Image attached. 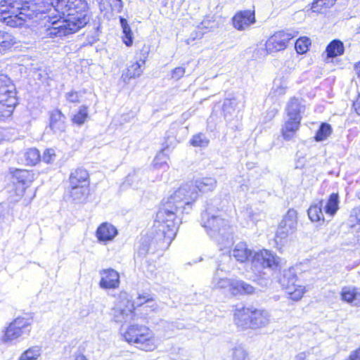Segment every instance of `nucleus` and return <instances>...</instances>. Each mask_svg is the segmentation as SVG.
<instances>
[{
    "mask_svg": "<svg viewBox=\"0 0 360 360\" xmlns=\"http://www.w3.org/2000/svg\"><path fill=\"white\" fill-rule=\"evenodd\" d=\"M101 278L99 286L102 289H115L120 285V275L113 269H102L100 271Z\"/></svg>",
    "mask_w": 360,
    "mask_h": 360,
    "instance_id": "obj_15",
    "label": "nucleus"
},
{
    "mask_svg": "<svg viewBox=\"0 0 360 360\" xmlns=\"http://www.w3.org/2000/svg\"><path fill=\"white\" fill-rule=\"evenodd\" d=\"M117 234L116 228L107 222L101 224L96 230V237L99 241L112 240Z\"/></svg>",
    "mask_w": 360,
    "mask_h": 360,
    "instance_id": "obj_23",
    "label": "nucleus"
},
{
    "mask_svg": "<svg viewBox=\"0 0 360 360\" xmlns=\"http://www.w3.org/2000/svg\"><path fill=\"white\" fill-rule=\"evenodd\" d=\"M49 8V6L46 8V6H44V8H43L41 6H37L35 4L27 1L1 0L0 1V21L11 27H21L27 19H33L39 13L42 14L48 11L50 13L45 18H49V15L55 13L53 10L50 12Z\"/></svg>",
    "mask_w": 360,
    "mask_h": 360,
    "instance_id": "obj_3",
    "label": "nucleus"
},
{
    "mask_svg": "<svg viewBox=\"0 0 360 360\" xmlns=\"http://www.w3.org/2000/svg\"><path fill=\"white\" fill-rule=\"evenodd\" d=\"M120 22L124 34L123 42L126 46H130L133 43V37L130 26L129 25L127 20L123 17H120Z\"/></svg>",
    "mask_w": 360,
    "mask_h": 360,
    "instance_id": "obj_34",
    "label": "nucleus"
},
{
    "mask_svg": "<svg viewBox=\"0 0 360 360\" xmlns=\"http://www.w3.org/2000/svg\"><path fill=\"white\" fill-rule=\"evenodd\" d=\"M49 127L56 134L65 132L67 127L66 117L59 109L49 112Z\"/></svg>",
    "mask_w": 360,
    "mask_h": 360,
    "instance_id": "obj_16",
    "label": "nucleus"
},
{
    "mask_svg": "<svg viewBox=\"0 0 360 360\" xmlns=\"http://www.w3.org/2000/svg\"><path fill=\"white\" fill-rule=\"evenodd\" d=\"M323 200H319L314 202L307 210L309 218L312 221H324L323 212Z\"/></svg>",
    "mask_w": 360,
    "mask_h": 360,
    "instance_id": "obj_27",
    "label": "nucleus"
},
{
    "mask_svg": "<svg viewBox=\"0 0 360 360\" xmlns=\"http://www.w3.org/2000/svg\"><path fill=\"white\" fill-rule=\"evenodd\" d=\"M358 292L356 291V289L354 288L344 287L342 289L341 297L342 300L345 302L352 304L356 300Z\"/></svg>",
    "mask_w": 360,
    "mask_h": 360,
    "instance_id": "obj_36",
    "label": "nucleus"
},
{
    "mask_svg": "<svg viewBox=\"0 0 360 360\" xmlns=\"http://www.w3.org/2000/svg\"><path fill=\"white\" fill-rule=\"evenodd\" d=\"M311 44V40L307 37H302L297 39L295 48L298 53H304Z\"/></svg>",
    "mask_w": 360,
    "mask_h": 360,
    "instance_id": "obj_40",
    "label": "nucleus"
},
{
    "mask_svg": "<svg viewBox=\"0 0 360 360\" xmlns=\"http://www.w3.org/2000/svg\"><path fill=\"white\" fill-rule=\"evenodd\" d=\"M237 102L236 98L225 99L223 103L222 110L224 116L227 122L230 124V127L233 129H237L238 128V119L237 118L235 123L232 125L231 121L234 120V117H237L236 108Z\"/></svg>",
    "mask_w": 360,
    "mask_h": 360,
    "instance_id": "obj_20",
    "label": "nucleus"
},
{
    "mask_svg": "<svg viewBox=\"0 0 360 360\" xmlns=\"http://www.w3.org/2000/svg\"><path fill=\"white\" fill-rule=\"evenodd\" d=\"M258 283L263 288L268 287L271 283V280L268 278H260L258 279Z\"/></svg>",
    "mask_w": 360,
    "mask_h": 360,
    "instance_id": "obj_49",
    "label": "nucleus"
},
{
    "mask_svg": "<svg viewBox=\"0 0 360 360\" xmlns=\"http://www.w3.org/2000/svg\"><path fill=\"white\" fill-rule=\"evenodd\" d=\"M295 32L279 31L271 36L266 42V49L269 53L284 50L289 41L296 37Z\"/></svg>",
    "mask_w": 360,
    "mask_h": 360,
    "instance_id": "obj_11",
    "label": "nucleus"
},
{
    "mask_svg": "<svg viewBox=\"0 0 360 360\" xmlns=\"http://www.w3.org/2000/svg\"><path fill=\"white\" fill-rule=\"evenodd\" d=\"M215 212L214 207L207 203L201 213L200 222L209 237L222 250L233 243V228L228 220Z\"/></svg>",
    "mask_w": 360,
    "mask_h": 360,
    "instance_id": "obj_4",
    "label": "nucleus"
},
{
    "mask_svg": "<svg viewBox=\"0 0 360 360\" xmlns=\"http://www.w3.org/2000/svg\"><path fill=\"white\" fill-rule=\"evenodd\" d=\"M210 140L202 133H198L194 135L190 141L191 145L194 147L205 148L208 146Z\"/></svg>",
    "mask_w": 360,
    "mask_h": 360,
    "instance_id": "obj_39",
    "label": "nucleus"
},
{
    "mask_svg": "<svg viewBox=\"0 0 360 360\" xmlns=\"http://www.w3.org/2000/svg\"><path fill=\"white\" fill-rule=\"evenodd\" d=\"M150 248V245L146 240H144L139 248L138 254L141 256L145 257L149 252Z\"/></svg>",
    "mask_w": 360,
    "mask_h": 360,
    "instance_id": "obj_45",
    "label": "nucleus"
},
{
    "mask_svg": "<svg viewBox=\"0 0 360 360\" xmlns=\"http://www.w3.org/2000/svg\"><path fill=\"white\" fill-rule=\"evenodd\" d=\"M337 0H314L311 9L313 12L321 13L323 8H330Z\"/></svg>",
    "mask_w": 360,
    "mask_h": 360,
    "instance_id": "obj_37",
    "label": "nucleus"
},
{
    "mask_svg": "<svg viewBox=\"0 0 360 360\" xmlns=\"http://www.w3.org/2000/svg\"><path fill=\"white\" fill-rule=\"evenodd\" d=\"M24 163L27 165H36L41 160L39 151L35 148L27 149L23 153Z\"/></svg>",
    "mask_w": 360,
    "mask_h": 360,
    "instance_id": "obj_32",
    "label": "nucleus"
},
{
    "mask_svg": "<svg viewBox=\"0 0 360 360\" xmlns=\"http://www.w3.org/2000/svg\"><path fill=\"white\" fill-rule=\"evenodd\" d=\"M339 195L333 193L329 195L326 202L323 203L325 213L329 217H333L339 209Z\"/></svg>",
    "mask_w": 360,
    "mask_h": 360,
    "instance_id": "obj_30",
    "label": "nucleus"
},
{
    "mask_svg": "<svg viewBox=\"0 0 360 360\" xmlns=\"http://www.w3.org/2000/svg\"><path fill=\"white\" fill-rule=\"evenodd\" d=\"M251 309L248 307H237L234 312V322L240 330L251 328Z\"/></svg>",
    "mask_w": 360,
    "mask_h": 360,
    "instance_id": "obj_19",
    "label": "nucleus"
},
{
    "mask_svg": "<svg viewBox=\"0 0 360 360\" xmlns=\"http://www.w3.org/2000/svg\"><path fill=\"white\" fill-rule=\"evenodd\" d=\"M56 156L55 150L52 148H48L44 150L41 160L47 164H51L55 160Z\"/></svg>",
    "mask_w": 360,
    "mask_h": 360,
    "instance_id": "obj_43",
    "label": "nucleus"
},
{
    "mask_svg": "<svg viewBox=\"0 0 360 360\" xmlns=\"http://www.w3.org/2000/svg\"><path fill=\"white\" fill-rule=\"evenodd\" d=\"M306 354L304 352H301L298 354L295 357L294 360H305Z\"/></svg>",
    "mask_w": 360,
    "mask_h": 360,
    "instance_id": "obj_54",
    "label": "nucleus"
},
{
    "mask_svg": "<svg viewBox=\"0 0 360 360\" xmlns=\"http://www.w3.org/2000/svg\"><path fill=\"white\" fill-rule=\"evenodd\" d=\"M349 360H360V347L353 351L349 355Z\"/></svg>",
    "mask_w": 360,
    "mask_h": 360,
    "instance_id": "obj_51",
    "label": "nucleus"
},
{
    "mask_svg": "<svg viewBox=\"0 0 360 360\" xmlns=\"http://www.w3.org/2000/svg\"><path fill=\"white\" fill-rule=\"evenodd\" d=\"M7 212L2 205L0 204V221H1L6 214Z\"/></svg>",
    "mask_w": 360,
    "mask_h": 360,
    "instance_id": "obj_52",
    "label": "nucleus"
},
{
    "mask_svg": "<svg viewBox=\"0 0 360 360\" xmlns=\"http://www.w3.org/2000/svg\"><path fill=\"white\" fill-rule=\"evenodd\" d=\"M41 349L34 346L25 351L20 356V360H37L40 356Z\"/></svg>",
    "mask_w": 360,
    "mask_h": 360,
    "instance_id": "obj_38",
    "label": "nucleus"
},
{
    "mask_svg": "<svg viewBox=\"0 0 360 360\" xmlns=\"http://www.w3.org/2000/svg\"><path fill=\"white\" fill-rule=\"evenodd\" d=\"M244 214L248 216L249 219L254 223L259 220L258 214L254 213L251 208H248Z\"/></svg>",
    "mask_w": 360,
    "mask_h": 360,
    "instance_id": "obj_47",
    "label": "nucleus"
},
{
    "mask_svg": "<svg viewBox=\"0 0 360 360\" xmlns=\"http://www.w3.org/2000/svg\"><path fill=\"white\" fill-rule=\"evenodd\" d=\"M32 323L33 317L29 314L18 316L6 328L3 342L14 344L29 336Z\"/></svg>",
    "mask_w": 360,
    "mask_h": 360,
    "instance_id": "obj_8",
    "label": "nucleus"
},
{
    "mask_svg": "<svg viewBox=\"0 0 360 360\" xmlns=\"http://www.w3.org/2000/svg\"><path fill=\"white\" fill-rule=\"evenodd\" d=\"M359 197L360 198V193H359Z\"/></svg>",
    "mask_w": 360,
    "mask_h": 360,
    "instance_id": "obj_60",
    "label": "nucleus"
},
{
    "mask_svg": "<svg viewBox=\"0 0 360 360\" xmlns=\"http://www.w3.org/2000/svg\"><path fill=\"white\" fill-rule=\"evenodd\" d=\"M70 185L89 186V174L88 171L82 167H79L72 171L70 176Z\"/></svg>",
    "mask_w": 360,
    "mask_h": 360,
    "instance_id": "obj_24",
    "label": "nucleus"
},
{
    "mask_svg": "<svg viewBox=\"0 0 360 360\" xmlns=\"http://www.w3.org/2000/svg\"><path fill=\"white\" fill-rule=\"evenodd\" d=\"M187 133L186 127L180 126L179 123L171 124L163 143L164 148L154 158L153 166L155 169L166 170L169 168L167 163L168 158L167 153L169 150V148H174L177 143L181 141Z\"/></svg>",
    "mask_w": 360,
    "mask_h": 360,
    "instance_id": "obj_7",
    "label": "nucleus"
},
{
    "mask_svg": "<svg viewBox=\"0 0 360 360\" xmlns=\"http://www.w3.org/2000/svg\"><path fill=\"white\" fill-rule=\"evenodd\" d=\"M11 98H16L15 87L11 80H10V84H7L6 86L0 89V100L7 101Z\"/></svg>",
    "mask_w": 360,
    "mask_h": 360,
    "instance_id": "obj_35",
    "label": "nucleus"
},
{
    "mask_svg": "<svg viewBox=\"0 0 360 360\" xmlns=\"http://www.w3.org/2000/svg\"><path fill=\"white\" fill-rule=\"evenodd\" d=\"M11 79L4 74H0V89L7 84H10Z\"/></svg>",
    "mask_w": 360,
    "mask_h": 360,
    "instance_id": "obj_48",
    "label": "nucleus"
},
{
    "mask_svg": "<svg viewBox=\"0 0 360 360\" xmlns=\"http://www.w3.org/2000/svg\"><path fill=\"white\" fill-rule=\"evenodd\" d=\"M217 180L212 177L197 179L195 184L186 183L181 185L162 203L156 214L155 226L158 227L152 240L158 243L160 248H167L176 236L179 226L182 222V214L189 213L193 203L198 198L197 189L201 193L213 191Z\"/></svg>",
    "mask_w": 360,
    "mask_h": 360,
    "instance_id": "obj_1",
    "label": "nucleus"
},
{
    "mask_svg": "<svg viewBox=\"0 0 360 360\" xmlns=\"http://www.w3.org/2000/svg\"><path fill=\"white\" fill-rule=\"evenodd\" d=\"M87 117H88L87 107L82 105L79 108L77 113L74 115V117L72 118V121L74 123H75L78 125H82L85 122Z\"/></svg>",
    "mask_w": 360,
    "mask_h": 360,
    "instance_id": "obj_41",
    "label": "nucleus"
},
{
    "mask_svg": "<svg viewBox=\"0 0 360 360\" xmlns=\"http://www.w3.org/2000/svg\"><path fill=\"white\" fill-rule=\"evenodd\" d=\"M66 99L70 103H79V95L78 92L72 91L66 94L65 95Z\"/></svg>",
    "mask_w": 360,
    "mask_h": 360,
    "instance_id": "obj_46",
    "label": "nucleus"
},
{
    "mask_svg": "<svg viewBox=\"0 0 360 360\" xmlns=\"http://www.w3.org/2000/svg\"><path fill=\"white\" fill-rule=\"evenodd\" d=\"M10 174H12L13 184H18L21 188L18 190V195H22L34 179V174L32 171L21 169H10Z\"/></svg>",
    "mask_w": 360,
    "mask_h": 360,
    "instance_id": "obj_14",
    "label": "nucleus"
},
{
    "mask_svg": "<svg viewBox=\"0 0 360 360\" xmlns=\"http://www.w3.org/2000/svg\"><path fill=\"white\" fill-rule=\"evenodd\" d=\"M274 91L279 95L284 94L285 93V89L282 86L278 87Z\"/></svg>",
    "mask_w": 360,
    "mask_h": 360,
    "instance_id": "obj_55",
    "label": "nucleus"
},
{
    "mask_svg": "<svg viewBox=\"0 0 360 360\" xmlns=\"http://www.w3.org/2000/svg\"><path fill=\"white\" fill-rule=\"evenodd\" d=\"M356 219L360 221V206L354 210Z\"/></svg>",
    "mask_w": 360,
    "mask_h": 360,
    "instance_id": "obj_56",
    "label": "nucleus"
},
{
    "mask_svg": "<svg viewBox=\"0 0 360 360\" xmlns=\"http://www.w3.org/2000/svg\"><path fill=\"white\" fill-rule=\"evenodd\" d=\"M123 336L127 342L138 345L137 347L142 350L151 351L155 347L153 333L146 326L131 325L124 333Z\"/></svg>",
    "mask_w": 360,
    "mask_h": 360,
    "instance_id": "obj_9",
    "label": "nucleus"
},
{
    "mask_svg": "<svg viewBox=\"0 0 360 360\" xmlns=\"http://www.w3.org/2000/svg\"><path fill=\"white\" fill-rule=\"evenodd\" d=\"M297 224V212L294 209H290L280 222L276 236L281 239L295 232Z\"/></svg>",
    "mask_w": 360,
    "mask_h": 360,
    "instance_id": "obj_13",
    "label": "nucleus"
},
{
    "mask_svg": "<svg viewBox=\"0 0 360 360\" xmlns=\"http://www.w3.org/2000/svg\"><path fill=\"white\" fill-rule=\"evenodd\" d=\"M119 4V8L121 9L123 6V3L122 0H116Z\"/></svg>",
    "mask_w": 360,
    "mask_h": 360,
    "instance_id": "obj_59",
    "label": "nucleus"
},
{
    "mask_svg": "<svg viewBox=\"0 0 360 360\" xmlns=\"http://www.w3.org/2000/svg\"><path fill=\"white\" fill-rule=\"evenodd\" d=\"M297 275L293 268L285 269L279 278V283L290 295V299L295 301L300 300L304 293L305 288L296 284Z\"/></svg>",
    "mask_w": 360,
    "mask_h": 360,
    "instance_id": "obj_10",
    "label": "nucleus"
},
{
    "mask_svg": "<svg viewBox=\"0 0 360 360\" xmlns=\"http://www.w3.org/2000/svg\"><path fill=\"white\" fill-rule=\"evenodd\" d=\"M359 33H360V27H359Z\"/></svg>",
    "mask_w": 360,
    "mask_h": 360,
    "instance_id": "obj_61",
    "label": "nucleus"
},
{
    "mask_svg": "<svg viewBox=\"0 0 360 360\" xmlns=\"http://www.w3.org/2000/svg\"><path fill=\"white\" fill-rule=\"evenodd\" d=\"M75 360H87L86 357L82 354H77Z\"/></svg>",
    "mask_w": 360,
    "mask_h": 360,
    "instance_id": "obj_57",
    "label": "nucleus"
},
{
    "mask_svg": "<svg viewBox=\"0 0 360 360\" xmlns=\"http://www.w3.org/2000/svg\"><path fill=\"white\" fill-rule=\"evenodd\" d=\"M305 108V101L301 98L292 97L288 102L285 108L287 118L282 128V135L285 140H291L299 129Z\"/></svg>",
    "mask_w": 360,
    "mask_h": 360,
    "instance_id": "obj_6",
    "label": "nucleus"
},
{
    "mask_svg": "<svg viewBox=\"0 0 360 360\" xmlns=\"http://www.w3.org/2000/svg\"><path fill=\"white\" fill-rule=\"evenodd\" d=\"M224 270L219 266L214 274L211 282V287L213 289L218 290L229 289L232 294L233 284L236 280L228 278L224 276Z\"/></svg>",
    "mask_w": 360,
    "mask_h": 360,
    "instance_id": "obj_17",
    "label": "nucleus"
},
{
    "mask_svg": "<svg viewBox=\"0 0 360 360\" xmlns=\"http://www.w3.org/2000/svg\"><path fill=\"white\" fill-rule=\"evenodd\" d=\"M49 11L57 14L49 15L45 25V35L50 38L63 37L74 34L89 22L86 14L88 4L86 0H51Z\"/></svg>",
    "mask_w": 360,
    "mask_h": 360,
    "instance_id": "obj_2",
    "label": "nucleus"
},
{
    "mask_svg": "<svg viewBox=\"0 0 360 360\" xmlns=\"http://www.w3.org/2000/svg\"><path fill=\"white\" fill-rule=\"evenodd\" d=\"M255 288L251 285L241 280H236L233 284L232 295H251L255 292Z\"/></svg>",
    "mask_w": 360,
    "mask_h": 360,
    "instance_id": "obj_31",
    "label": "nucleus"
},
{
    "mask_svg": "<svg viewBox=\"0 0 360 360\" xmlns=\"http://www.w3.org/2000/svg\"><path fill=\"white\" fill-rule=\"evenodd\" d=\"M15 43L16 39L12 34L0 30V53L11 51Z\"/></svg>",
    "mask_w": 360,
    "mask_h": 360,
    "instance_id": "obj_28",
    "label": "nucleus"
},
{
    "mask_svg": "<svg viewBox=\"0 0 360 360\" xmlns=\"http://www.w3.org/2000/svg\"><path fill=\"white\" fill-rule=\"evenodd\" d=\"M345 52V46L340 39L332 40L326 46V60L329 62V59H333L335 57L342 56Z\"/></svg>",
    "mask_w": 360,
    "mask_h": 360,
    "instance_id": "obj_25",
    "label": "nucleus"
},
{
    "mask_svg": "<svg viewBox=\"0 0 360 360\" xmlns=\"http://www.w3.org/2000/svg\"><path fill=\"white\" fill-rule=\"evenodd\" d=\"M353 108L356 113L360 116V94H359L356 99L353 102Z\"/></svg>",
    "mask_w": 360,
    "mask_h": 360,
    "instance_id": "obj_50",
    "label": "nucleus"
},
{
    "mask_svg": "<svg viewBox=\"0 0 360 360\" xmlns=\"http://www.w3.org/2000/svg\"><path fill=\"white\" fill-rule=\"evenodd\" d=\"M137 176L136 173L134 172V174H130L127 177V181L129 184H131V181H133L134 179Z\"/></svg>",
    "mask_w": 360,
    "mask_h": 360,
    "instance_id": "obj_53",
    "label": "nucleus"
},
{
    "mask_svg": "<svg viewBox=\"0 0 360 360\" xmlns=\"http://www.w3.org/2000/svg\"><path fill=\"white\" fill-rule=\"evenodd\" d=\"M231 256L241 263L245 262L252 258V264L255 266L268 268L271 270L277 269L281 262L280 257L267 250L255 252L252 256V251L248 248L245 243L243 242L235 245Z\"/></svg>",
    "mask_w": 360,
    "mask_h": 360,
    "instance_id": "obj_5",
    "label": "nucleus"
},
{
    "mask_svg": "<svg viewBox=\"0 0 360 360\" xmlns=\"http://www.w3.org/2000/svg\"><path fill=\"white\" fill-rule=\"evenodd\" d=\"M232 360H249V355L246 349L238 346L233 349Z\"/></svg>",
    "mask_w": 360,
    "mask_h": 360,
    "instance_id": "obj_42",
    "label": "nucleus"
},
{
    "mask_svg": "<svg viewBox=\"0 0 360 360\" xmlns=\"http://www.w3.org/2000/svg\"><path fill=\"white\" fill-rule=\"evenodd\" d=\"M17 105V98H11L6 101L0 100V121L10 117Z\"/></svg>",
    "mask_w": 360,
    "mask_h": 360,
    "instance_id": "obj_29",
    "label": "nucleus"
},
{
    "mask_svg": "<svg viewBox=\"0 0 360 360\" xmlns=\"http://www.w3.org/2000/svg\"><path fill=\"white\" fill-rule=\"evenodd\" d=\"M70 197L75 203H83L86 201L89 193V186L70 185Z\"/></svg>",
    "mask_w": 360,
    "mask_h": 360,
    "instance_id": "obj_26",
    "label": "nucleus"
},
{
    "mask_svg": "<svg viewBox=\"0 0 360 360\" xmlns=\"http://www.w3.org/2000/svg\"><path fill=\"white\" fill-rule=\"evenodd\" d=\"M185 72L186 70L184 68L177 67L172 70L171 77L172 79L179 80L184 75Z\"/></svg>",
    "mask_w": 360,
    "mask_h": 360,
    "instance_id": "obj_44",
    "label": "nucleus"
},
{
    "mask_svg": "<svg viewBox=\"0 0 360 360\" xmlns=\"http://www.w3.org/2000/svg\"><path fill=\"white\" fill-rule=\"evenodd\" d=\"M333 132V129L328 123L322 122L319 129L317 130L314 139L317 142H321L326 140Z\"/></svg>",
    "mask_w": 360,
    "mask_h": 360,
    "instance_id": "obj_33",
    "label": "nucleus"
},
{
    "mask_svg": "<svg viewBox=\"0 0 360 360\" xmlns=\"http://www.w3.org/2000/svg\"><path fill=\"white\" fill-rule=\"evenodd\" d=\"M99 29H100V26L99 25L96 27V31H95V34L96 35L94 37V38H95L94 41L98 40V32L99 31Z\"/></svg>",
    "mask_w": 360,
    "mask_h": 360,
    "instance_id": "obj_58",
    "label": "nucleus"
},
{
    "mask_svg": "<svg viewBox=\"0 0 360 360\" xmlns=\"http://www.w3.org/2000/svg\"><path fill=\"white\" fill-rule=\"evenodd\" d=\"M255 22V11L250 10L240 11L233 18V26L238 30H244Z\"/></svg>",
    "mask_w": 360,
    "mask_h": 360,
    "instance_id": "obj_18",
    "label": "nucleus"
},
{
    "mask_svg": "<svg viewBox=\"0 0 360 360\" xmlns=\"http://www.w3.org/2000/svg\"><path fill=\"white\" fill-rule=\"evenodd\" d=\"M251 328L257 329L266 326L269 323V314L263 309H251Z\"/></svg>",
    "mask_w": 360,
    "mask_h": 360,
    "instance_id": "obj_22",
    "label": "nucleus"
},
{
    "mask_svg": "<svg viewBox=\"0 0 360 360\" xmlns=\"http://www.w3.org/2000/svg\"><path fill=\"white\" fill-rule=\"evenodd\" d=\"M146 56L144 58H140L131 65L127 67L126 71L123 72L121 79L125 84L129 83V80L132 78L139 77L143 73Z\"/></svg>",
    "mask_w": 360,
    "mask_h": 360,
    "instance_id": "obj_21",
    "label": "nucleus"
},
{
    "mask_svg": "<svg viewBox=\"0 0 360 360\" xmlns=\"http://www.w3.org/2000/svg\"><path fill=\"white\" fill-rule=\"evenodd\" d=\"M152 300L149 295H139L137 300L127 306L125 309H116L114 310L113 318L117 323H127L134 319L135 316L134 304L138 307L142 306Z\"/></svg>",
    "mask_w": 360,
    "mask_h": 360,
    "instance_id": "obj_12",
    "label": "nucleus"
}]
</instances>
